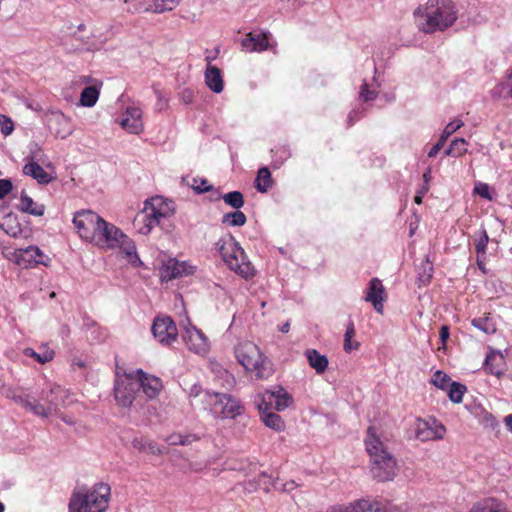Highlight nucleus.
Instances as JSON below:
<instances>
[{"label": "nucleus", "mask_w": 512, "mask_h": 512, "mask_svg": "<svg viewBox=\"0 0 512 512\" xmlns=\"http://www.w3.org/2000/svg\"><path fill=\"white\" fill-rule=\"evenodd\" d=\"M355 328L354 324L351 322L347 326L345 335H344V350L349 353L353 350H357L360 346L359 342L353 341V338L355 336Z\"/></svg>", "instance_id": "44"}, {"label": "nucleus", "mask_w": 512, "mask_h": 512, "mask_svg": "<svg viewBox=\"0 0 512 512\" xmlns=\"http://www.w3.org/2000/svg\"><path fill=\"white\" fill-rule=\"evenodd\" d=\"M386 297L382 281L378 278H372L368 283L364 300L371 303L376 312L383 314Z\"/></svg>", "instance_id": "16"}, {"label": "nucleus", "mask_w": 512, "mask_h": 512, "mask_svg": "<svg viewBox=\"0 0 512 512\" xmlns=\"http://www.w3.org/2000/svg\"><path fill=\"white\" fill-rule=\"evenodd\" d=\"M23 173L31 176L39 184H48L53 177L47 173L37 162H29L23 167Z\"/></svg>", "instance_id": "29"}, {"label": "nucleus", "mask_w": 512, "mask_h": 512, "mask_svg": "<svg viewBox=\"0 0 512 512\" xmlns=\"http://www.w3.org/2000/svg\"><path fill=\"white\" fill-rule=\"evenodd\" d=\"M101 87V82H94L85 87L80 95V104L84 107L94 106L99 98Z\"/></svg>", "instance_id": "30"}, {"label": "nucleus", "mask_w": 512, "mask_h": 512, "mask_svg": "<svg viewBox=\"0 0 512 512\" xmlns=\"http://www.w3.org/2000/svg\"><path fill=\"white\" fill-rule=\"evenodd\" d=\"M123 129L131 134H139L143 131L142 111L138 107H128L120 120Z\"/></svg>", "instance_id": "18"}, {"label": "nucleus", "mask_w": 512, "mask_h": 512, "mask_svg": "<svg viewBox=\"0 0 512 512\" xmlns=\"http://www.w3.org/2000/svg\"><path fill=\"white\" fill-rule=\"evenodd\" d=\"M79 84H94V82H99L98 80L96 79H93L92 77L90 76H81L79 77V80L77 81Z\"/></svg>", "instance_id": "63"}, {"label": "nucleus", "mask_w": 512, "mask_h": 512, "mask_svg": "<svg viewBox=\"0 0 512 512\" xmlns=\"http://www.w3.org/2000/svg\"><path fill=\"white\" fill-rule=\"evenodd\" d=\"M190 351L196 354H205L209 350V340L204 333L196 328L188 329L183 335Z\"/></svg>", "instance_id": "19"}, {"label": "nucleus", "mask_w": 512, "mask_h": 512, "mask_svg": "<svg viewBox=\"0 0 512 512\" xmlns=\"http://www.w3.org/2000/svg\"><path fill=\"white\" fill-rule=\"evenodd\" d=\"M255 353L256 345L250 341L239 343L235 349L237 360L246 371H254L256 369Z\"/></svg>", "instance_id": "20"}, {"label": "nucleus", "mask_w": 512, "mask_h": 512, "mask_svg": "<svg viewBox=\"0 0 512 512\" xmlns=\"http://www.w3.org/2000/svg\"><path fill=\"white\" fill-rule=\"evenodd\" d=\"M222 223L229 226H243L246 223V216L239 209H236L234 212L224 214Z\"/></svg>", "instance_id": "41"}, {"label": "nucleus", "mask_w": 512, "mask_h": 512, "mask_svg": "<svg viewBox=\"0 0 512 512\" xmlns=\"http://www.w3.org/2000/svg\"><path fill=\"white\" fill-rule=\"evenodd\" d=\"M137 381H139V392L145 395L149 400L158 397L163 389V384L160 378L144 372L142 369L134 371Z\"/></svg>", "instance_id": "15"}, {"label": "nucleus", "mask_w": 512, "mask_h": 512, "mask_svg": "<svg viewBox=\"0 0 512 512\" xmlns=\"http://www.w3.org/2000/svg\"><path fill=\"white\" fill-rule=\"evenodd\" d=\"M44 121L55 137L65 139L73 132L70 119L61 111H49L44 115Z\"/></svg>", "instance_id": "11"}, {"label": "nucleus", "mask_w": 512, "mask_h": 512, "mask_svg": "<svg viewBox=\"0 0 512 512\" xmlns=\"http://www.w3.org/2000/svg\"><path fill=\"white\" fill-rule=\"evenodd\" d=\"M152 13H164L176 8L181 0H152Z\"/></svg>", "instance_id": "42"}, {"label": "nucleus", "mask_w": 512, "mask_h": 512, "mask_svg": "<svg viewBox=\"0 0 512 512\" xmlns=\"http://www.w3.org/2000/svg\"><path fill=\"white\" fill-rule=\"evenodd\" d=\"M132 446L141 452H149L155 455H160L164 453L163 449H161L156 443L145 442L143 439H133Z\"/></svg>", "instance_id": "37"}, {"label": "nucleus", "mask_w": 512, "mask_h": 512, "mask_svg": "<svg viewBox=\"0 0 512 512\" xmlns=\"http://www.w3.org/2000/svg\"><path fill=\"white\" fill-rule=\"evenodd\" d=\"M463 125L464 122L461 119H454L445 126L440 136L447 141L449 136L459 130Z\"/></svg>", "instance_id": "49"}, {"label": "nucleus", "mask_w": 512, "mask_h": 512, "mask_svg": "<svg viewBox=\"0 0 512 512\" xmlns=\"http://www.w3.org/2000/svg\"><path fill=\"white\" fill-rule=\"evenodd\" d=\"M191 187L197 192V193H204L212 190V186L208 185V182L206 179H193V184Z\"/></svg>", "instance_id": "54"}, {"label": "nucleus", "mask_w": 512, "mask_h": 512, "mask_svg": "<svg viewBox=\"0 0 512 512\" xmlns=\"http://www.w3.org/2000/svg\"><path fill=\"white\" fill-rule=\"evenodd\" d=\"M484 369L487 373L500 378L505 371V358L499 351L492 350L485 359Z\"/></svg>", "instance_id": "22"}, {"label": "nucleus", "mask_w": 512, "mask_h": 512, "mask_svg": "<svg viewBox=\"0 0 512 512\" xmlns=\"http://www.w3.org/2000/svg\"><path fill=\"white\" fill-rule=\"evenodd\" d=\"M194 272V267L187 262H180L175 259H169L161 268L160 276L163 281L190 275Z\"/></svg>", "instance_id": "17"}, {"label": "nucleus", "mask_w": 512, "mask_h": 512, "mask_svg": "<svg viewBox=\"0 0 512 512\" xmlns=\"http://www.w3.org/2000/svg\"><path fill=\"white\" fill-rule=\"evenodd\" d=\"M468 142L464 138L454 139L449 148L445 151V155L459 157L467 152Z\"/></svg>", "instance_id": "38"}, {"label": "nucleus", "mask_w": 512, "mask_h": 512, "mask_svg": "<svg viewBox=\"0 0 512 512\" xmlns=\"http://www.w3.org/2000/svg\"><path fill=\"white\" fill-rule=\"evenodd\" d=\"M273 181L269 170L261 168L258 170V192H267L272 187Z\"/></svg>", "instance_id": "45"}, {"label": "nucleus", "mask_w": 512, "mask_h": 512, "mask_svg": "<svg viewBox=\"0 0 512 512\" xmlns=\"http://www.w3.org/2000/svg\"><path fill=\"white\" fill-rule=\"evenodd\" d=\"M24 355L34 358L41 364H45L53 360L55 353L53 350L47 348H45L41 353L34 351L32 348H25Z\"/></svg>", "instance_id": "40"}, {"label": "nucleus", "mask_w": 512, "mask_h": 512, "mask_svg": "<svg viewBox=\"0 0 512 512\" xmlns=\"http://www.w3.org/2000/svg\"><path fill=\"white\" fill-rule=\"evenodd\" d=\"M174 211V203L172 201H166L161 196L147 200L142 214L138 215L136 219L144 224V226L140 228V232L142 234H148L154 226L160 224L163 218L172 216Z\"/></svg>", "instance_id": "5"}, {"label": "nucleus", "mask_w": 512, "mask_h": 512, "mask_svg": "<svg viewBox=\"0 0 512 512\" xmlns=\"http://www.w3.org/2000/svg\"><path fill=\"white\" fill-rule=\"evenodd\" d=\"M378 505L368 499H358L345 505H336L327 510V512H376Z\"/></svg>", "instance_id": "21"}, {"label": "nucleus", "mask_w": 512, "mask_h": 512, "mask_svg": "<svg viewBox=\"0 0 512 512\" xmlns=\"http://www.w3.org/2000/svg\"><path fill=\"white\" fill-rule=\"evenodd\" d=\"M271 39L272 37L268 33H262L261 35H258V52L272 47L270 43Z\"/></svg>", "instance_id": "56"}, {"label": "nucleus", "mask_w": 512, "mask_h": 512, "mask_svg": "<svg viewBox=\"0 0 512 512\" xmlns=\"http://www.w3.org/2000/svg\"><path fill=\"white\" fill-rule=\"evenodd\" d=\"M220 254L230 269L248 279L255 275L253 264L247 259L244 250L235 242H225L220 248Z\"/></svg>", "instance_id": "6"}, {"label": "nucleus", "mask_w": 512, "mask_h": 512, "mask_svg": "<svg viewBox=\"0 0 512 512\" xmlns=\"http://www.w3.org/2000/svg\"><path fill=\"white\" fill-rule=\"evenodd\" d=\"M152 333L162 344H170L176 340L178 335L174 321L168 316L155 318L152 325Z\"/></svg>", "instance_id": "14"}, {"label": "nucleus", "mask_w": 512, "mask_h": 512, "mask_svg": "<svg viewBox=\"0 0 512 512\" xmlns=\"http://www.w3.org/2000/svg\"><path fill=\"white\" fill-rule=\"evenodd\" d=\"M60 391V386H54L50 389L49 394H47L46 396L43 394L42 399H45L48 402L47 406L41 404L38 400L34 398H30L29 396H17L14 397V401L37 416L48 417L52 409L57 406L56 401L51 396L53 394L59 393Z\"/></svg>", "instance_id": "8"}, {"label": "nucleus", "mask_w": 512, "mask_h": 512, "mask_svg": "<svg viewBox=\"0 0 512 512\" xmlns=\"http://www.w3.org/2000/svg\"><path fill=\"white\" fill-rule=\"evenodd\" d=\"M298 487L295 481H286L284 483H278L276 489L283 492H291Z\"/></svg>", "instance_id": "60"}, {"label": "nucleus", "mask_w": 512, "mask_h": 512, "mask_svg": "<svg viewBox=\"0 0 512 512\" xmlns=\"http://www.w3.org/2000/svg\"><path fill=\"white\" fill-rule=\"evenodd\" d=\"M0 129L3 135H10L14 130L12 120L5 115H0Z\"/></svg>", "instance_id": "53"}, {"label": "nucleus", "mask_w": 512, "mask_h": 512, "mask_svg": "<svg viewBox=\"0 0 512 512\" xmlns=\"http://www.w3.org/2000/svg\"><path fill=\"white\" fill-rule=\"evenodd\" d=\"M82 30H84V25H79L78 32H75L66 38L65 45L69 50L82 51L90 48V37L87 34H81Z\"/></svg>", "instance_id": "26"}, {"label": "nucleus", "mask_w": 512, "mask_h": 512, "mask_svg": "<svg viewBox=\"0 0 512 512\" xmlns=\"http://www.w3.org/2000/svg\"><path fill=\"white\" fill-rule=\"evenodd\" d=\"M488 242H489V237L487 235V232L485 230H482L479 238L476 240V243H475V249H476L477 255H482V256L485 255Z\"/></svg>", "instance_id": "51"}, {"label": "nucleus", "mask_w": 512, "mask_h": 512, "mask_svg": "<svg viewBox=\"0 0 512 512\" xmlns=\"http://www.w3.org/2000/svg\"><path fill=\"white\" fill-rule=\"evenodd\" d=\"M20 209L34 216H42L45 211V206L36 204L33 199L23 191L20 198Z\"/></svg>", "instance_id": "32"}, {"label": "nucleus", "mask_w": 512, "mask_h": 512, "mask_svg": "<svg viewBox=\"0 0 512 512\" xmlns=\"http://www.w3.org/2000/svg\"><path fill=\"white\" fill-rule=\"evenodd\" d=\"M427 191H428V186H423L421 191H419L418 194L414 198L415 203L421 204L422 198L427 193Z\"/></svg>", "instance_id": "62"}, {"label": "nucleus", "mask_w": 512, "mask_h": 512, "mask_svg": "<svg viewBox=\"0 0 512 512\" xmlns=\"http://www.w3.org/2000/svg\"><path fill=\"white\" fill-rule=\"evenodd\" d=\"M139 381H137L135 372L116 371L114 383V398L121 407H130L134 403H142V394L139 392Z\"/></svg>", "instance_id": "4"}, {"label": "nucleus", "mask_w": 512, "mask_h": 512, "mask_svg": "<svg viewBox=\"0 0 512 512\" xmlns=\"http://www.w3.org/2000/svg\"><path fill=\"white\" fill-rule=\"evenodd\" d=\"M309 365L315 369L317 373H323L328 366V359L325 355L320 354L315 349H309L305 353Z\"/></svg>", "instance_id": "31"}, {"label": "nucleus", "mask_w": 512, "mask_h": 512, "mask_svg": "<svg viewBox=\"0 0 512 512\" xmlns=\"http://www.w3.org/2000/svg\"><path fill=\"white\" fill-rule=\"evenodd\" d=\"M12 182L8 179H0V199L4 198L12 190Z\"/></svg>", "instance_id": "59"}, {"label": "nucleus", "mask_w": 512, "mask_h": 512, "mask_svg": "<svg viewBox=\"0 0 512 512\" xmlns=\"http://www.w3.org/2000/svg\"><path fill=\"white\" fill-rule=\"evenodd\" d=\"M110 487L98 484L91 491L73 494L70 503V512H104L108 507Z\"/></svg>", "instance_id": "3"}, {"label": "nucleus", "mask_w": 512, "mask_h": 512, "mask_svg": "<svg viewBox=\"0 0 512 512\" xmlns=\"http://www.w3.org/2000/svg\"><path fill=\"white\" fill-rule=\"evenodd\" d=\"M214 381L224 389H231L235 384L234 377L219 363H211Z\"/></svg>", "instance_id": "28"}, {"label": "nucleus", "mask_w": 512, "mask_h": 512, "mask_svg": "<svg viewBox=\"0 0 512 512\" xmlns=\"http://www.w3.org/2000/svg\"><path fill=\"white\" fill-rule=\"evenodd\" d=\"M377 91L376 90H370L368 88V84L364 83L362 85L361 91H360V97L364 101H371L374 100L377 97Z\"/></svg>", "instance_id": "57"}, {"label": "nucleus", "mask_w": 512, "mask_h": 512, "mask_svg": "<svg viewBox=\"0 0 512 512\" xmlns=\"http://www.w3.org/2000/svg\"><path fill=\"white\" fill-rule=\"evenodd\" d=\"M471 324L485 334H494L497 330L496 322L490 313H485L481 317L472 319Z\"/></svg>", "instance_id": "33"}, {"label": "nucleus", "mask_w": 512, "mask_h": 512, "mask_svg": "<svg viewBox=\"0 0 512 512\" xmlns=\"http://www.w3.org/2000/svg\"><path fill=\"white\" fill-rule=\"evenodd\" d=\"M198 440L195 435H181V434H172L166 438V441L169 445H190L192 442Z\"/></svg>", "instance_id": "47"}, {"label": "nucleus", "mask_w": 512, "mask_h": 512, "mask_svg": "<svg viewBox=\"0 0 512 512\" xmlns=\"http://www.w3.org/2000/svg\"><path fill=\"white\" fill-rule=\"evenodd\" d=\"M209 403L212 414L222 419H233L241 413L242 409L238 401L226 393H213Z\"/></svg>", "instance_id": "7"}, {"label": "nucleus", "mask_w": 512, "mask_h": 512, "mask_svg": "<svg viewBox=\"0 0 512 512\" xmlns=\"http://www.w3.org/2000/svg\"><path fill=\"white\" fill-rule=\"evenodd\" d=\"M212 395H213V393H210L208 391H203L198 386L192 387L191 392H190V396L195 397V398L201 397L202 399L208 400L209 402H210V400H212Z\"/></svg>", "instance_id": "58"}, {"label": "nucleus", "mask_w": 512, "mask_h": 512, "mask_svg": "<svg viewBox=\"0 0 512 512\" xmlns=\"http://www.w3.org/2000/svg\"><path fill=\"white\" fill-rule=\"evenodd\" d=\"M468 512H510L507 506L494 498H487L475 503Z\"/></svg>", "instance_id": "27"}, {"label": "nucleus", "mask_w": 512, "mask_h": 512, "mask_svg": "<svg viewBox=\"0 0 512 512\" xmlns=\"http://www.w3.org/2000/svg\"><path fill=\"white\" fill-rule=\"evenodd\" d=\"M122 234L123 232L115 225L100 218L99 227H97V233L92 242L101 247L115 248Z\"/></svg>", "instance_id": "13"}, {"label": "nucleus", "mask_w": 512, "mask_h": 512, "mask_svg": "<svg viewBox=\"0 0 512 512\" xmlns=\"http://www.w3.org/2000/svg\"><path fill=\"white\" fill-rule=\"evenodd\" d=\"M445 143H446V140L440 136L438 142L428 152V157H430V158L435 157L438 154V152L443 148Z\"/></svg>", "instance_id": "61"}, {"label": "nucleus", "mask_w": 512, "mask_h": 512, "mask_svg": "<svg viewBox=\"0 0 512 512\" xmlns=\"http://www.w3.org/2000/svg\"><path fill=\"white\" fill-rule=\"evenodd\" d=\"M445 432L444 425L434 418L419 419L416 422L415 435L420 441L440 440L444 437Z\"/></svg>", "instance_id": "12"}, {"label": "nucleus", "mask_w": 512, "mask_h": 512, "mask_svg": "<svg viewBox=\"0 0 512 512\" xmlns=\"http://www.w3.org/2000/svg\"><path fill=\"white\" fill-rule=\"evenodd\" d=\"M278 482L274 481V475H268L267 473H261V475L258 476V486H261V488L268 492L271 488L277 487Z\"/></svg>", "instance_id": "48"}, {"label": "nucleus", "mask_w": 512, "mask_h": 512, "mask_svg": "<svg viewBox=\"0 0 512 512\" xmlns=\"http://www.w3.org/2000/svg\"><path fill=\"white\" fill-rule=\"evenodd\" d=\"M43 253L38 247L29 246L26 249L19 250L17 263L24 268L34 266L36 264H46L43 261Z\"/></svg>", "instance_id": "23"}, {"label": "nucleus", "mask_w": 512, "mask_h": 512, "mask_svg": "<svg viewBox=\"0 0 512 512\" xmlns=\"http://www.w3.org/2000/svg\"><path fill=\"white\" fill-rule=\"evenodd\" d=\"M204 76L205 83L211 91L217 94L223 91L224 82L219 68L207 65Z\"/></svg>", "instance_id": "25"}, {"label": "nucleus", "mask_w": 512, "mask_h": 512, "mask_svg": "<svg viewBox=\"0 0 512 512\" xmlns=\"http://www.w3.org/2000/svg\"><path fill=\"white\" fill-rule=\"evenodd\" d=\"M116 247L122 249L126 256L129 258V261L133 264L136 261H139L135 244L124 233L122 234V237L119 238V242L117 243Z\"/></svg>", "instance_id": "34"}, {"label": "nucleus", "mask_w": 512, "mask_h": 512, "mask_svg": "<svg viewBox=\"0 0 512 512\" xmlns=\"http://www.w3.org/2000/svg\"><path fill=\"white\" fill-rule=\"evenodd\" d=\"M293 403V396L282 386L266 390L262 395V405L266 409H274L281 412L291 407Z\"/></svg>", "instance_id": "10"}, {"label": "nucleus", "mask_w": 512, "mask_h": 512, "mask_svg": "<svg viewBox=\"0 0 512 512\" xmlns=\"http://www.w3.org/2000/svg\"><path fill=\"white\" fill-rule=\"evenodd\" d=\"M223 201L234 209H240L244 205V198L241 192L232 191L222 196Z\"/></svg>", "instance_id": "46"}, {"label": "nucleus", "mask_w": 512, "mask_h": 512, "mask_svg": "<svg viewBox=\"0 0 512 512\" xmlns=\"http://www.w3.org/2000/svg\"><path fill=\"white\" fill-rule=\"evenodd\" d=\"M435 387L441 390H447L453 382L448 374L441 370H437L431 377L430 381Z\"/></svg>", "instance_id": "43"}, {"label": "nucleus", "mask_w": 512, "mask_h": 512, "mask_svg": "<svg viewBox=\"0 0 512 512\" xmlns=\"http://www.w3.org/2000/svg\"><path fill=\"white\" fill-rule=\"evenodd\" d=\"M1 227L4 229V231L12 236V237H17L21 234V227L18 223H15L13 224L12 223V219L11 218H8L6 219L2 224H1Z\"/></svg>", "instance_id": "50"}, {"label": "nucleus", "mask_w": 512, "mask_h": 512, "mask_svg": "<svg viewBox=\"0 0 512 512\" xmlns=\"http://www.w3.org/2000/svg\"><path fill=\"white\" fill-rule=\"evenodd\" d=\"M474 193L478 194L479 196L487 199L492 200V196L489 192V186L486 183L478 182L476 183L474 187Z\"/></svg>", "instance_id": "55"}, {"label": "nucleus", "mask_w": 512, "mask_h": 512, "mask_svg": "<svg viewBox=\"0 0 512 512\" xmlns=\"http://www.w3.org/2000/svg\"><path fill=\"white\" fill-rule=\"evenodd\" d=\"M242 50L247 52H253L256 50V37L252 32L246 34L245 38L241 42Z\"/></svg>", "instance_id": "52"}, {"label": "nucleus", "mask_w": 512, "mask_h": 512, "mask_svg": "<svg viewBox=\"0 0 512 512\" xmlns=\"http://www.w3.org/2000/svg\"><path fill=\"white\" fill-rule=\"evenodd\" d=\"M100 218L99 215L90 210L80 211L74 215L73 224L82 239L92 242L95 233H97Z\"/></svg>", "instance_id": "9"}, {"label": "nucleus", "mask_w": 512, "mask_h": 512, "mask_svg": "<svg viewBox=\"0 0 512 512\" xmlns=\"http://www.w3.org/2000/svg\"><path fill=\"white\" fill-rule=\"evenodd\" d=\"M273 373V363L270 359L258 353V378L268 379Z\"/></svg>", "instance_id": "36"}, {"label": "nucleus", "mask_w": 512, "mask_h": 512, "mask_svg": "<svg viewBox=\"0 0 512 512\" xmlns=\"http://www.w3.org/2000/svg\"><path fill=\"white\" fill-rule=\"evenodd\" d=\"M258 411H261L260 419L264 425L275 432H283L286 428L285 422L282 417L270 411V409H262V405H258Z\"/></svg>", "instance_id": "24"}, {"label": "nucleus", "mask_w": 512, "mask_h": 512, "mask_svg": "<svg viewBox=\"0 0 512 512\" xmlns=\"http://www.w3.org/2000/svg\"><path fill=\"white\" fill-rule=\"evenodd\" d=\"M449 338V328L447 326H442L440 329V339L443 343Z\"/></svg>", "instance_id": "64"}, {"label": "nucleus", "mask_w": 512, "mask_h": 512, "mask_svg": "<svg viewBox=\"0 0 512 512\" xmlns=\"http://www.w3.org/2000/svg\"><path fill=\"white\" fill-rule=\"evenodd\" d=\"M365 445L371 458L373 476L379 481L394 479L398 471L397 461L372 427L368 429Z\"/></svg>", "instance_id": "2"}, {"label": "nucleus", "mask_w": 512, "mask_h": 512, "mask_svg": "<svg viewBox=\"0 0 512 512\" xmlns=\"http://www.w3.org/2000/svg\"><path fill=\"white\" fill-rule=\"evenodd\" d=\"M447 391L450 401L459 404L463 401V396L466 393L467 388L459 382H452Z\"/></svg>", "instance_id": "39"}, {"label": "nucleus", "mask_w": 512, "mask_h": 512, "mask_svg": "<svg viewBox=\"0 0 512 512\" xmlns=\"http://www.w3.org/2000/svg\"><path fill=\"white\" fill-rule=\"evenodd\" d=\"M152 0H125L127 11L132 14L152 13Z\"/></svg>", "instance_id": "35"}, {"label": "nucleus", "mask_w": 512, "mask_h": 512, "mask_svg": "<svg viewBox=\"0 0 512 512\" xmlns=\"http://www.w3.org/2000/svg\"><path fill=\"white\" fill-rule=\"evenodd\" d=\"M417 28L426 33L443 32L453 26L458 10L452 0H427L413 12Z\"/></svg>", "instance_id": "1"}]
</instances>
